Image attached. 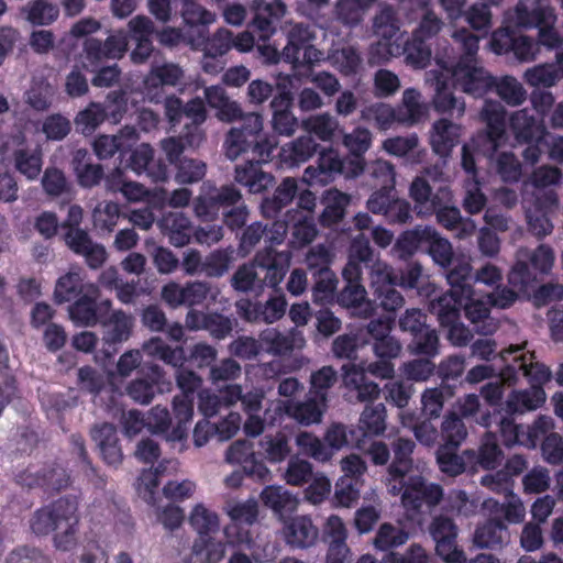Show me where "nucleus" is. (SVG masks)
<instances>
[{
	"mask_svg": "<svg viewBox=\"0 0 563 563\" xmlns=\"http://www.w3.org/2000/svg\"><path fill=\"white\" fill-rule=\"evenodd\" d=\"M278 141L275 135L263 132V117L251 114L245 118L244 128H232L224 141V152L231 161L244 153L252 157L234 168L235 181L250 194H262L275 184L273 174L263 170L262 165L273 157Z\"/></svg>",
	"mask_w": 563,
	"mask_h": 563,
	"instance_id": "nucleus-1",
	"label": "nucleus"
},
{
	"mask_svg": "<svg viewBox=\"0 0 563 563\" xmlns=\"http://www.w3.org/2000/svg\"><path fill=\"white\" fill-rule=\"evenodd\" d=\"M30 528L36 536H48L64 528L54 534V545L62 551L71 550L77 543L79 529L77 497L63 496L36 509L30 519Z\"/></svg>",
	"mask_w": 563,
	"mask_h": 563,
	"instance_id": "nucleus-2",
	"label": "nucleus"
},
{
	"mask_svg": "<svg viewBox=\"0 0 563 563\" xmlns=\"http://www.w3.org/2000/svg\"><path fill=\"white\" fill-rule=\"evenodd\" d=\"M422 279L423 269L418 262H410L398 271L385 263H377L373 265L371 273L374 301L386 312H396L405 303L404 296L396 289V286L419 289Z\"/></svg>",
	"mask_w": 563,
	"mask_h": 563,
	"instance_id": "nucleus-3",
	"label": "nucleus"
},
{
	"mask_svg": "<svg viewBox=\"0 0 563 563\" xmlns=\"http://www.w3.org/2000/svg\"><path fill=\"white\" fill-rule=\"evenodd\" d=\"M462 54L453 67V77L462 90L476 98L493 90L494 76L478 65L477 52L479 37L466 29L454 33Z\"/></svg>",
	"mask_w": 563,
	"mask_h": 563,
	"instance_id": "nucleus-4",
	"label": "nucleus"
},
{
	"mask_svg": "<svg viewBox=\"0 0 563 563\" xmlns=\"http://www.w3.org/2000/svg\"><path fill=\"white\" fill-rule=\"evenodd\" d=\"M516 24L525 29H538L539 42L545 47H554L560 42L555 29L558 20L550 0H519L515 8Z\"/></svg>",
	"mask_w": 563,
	"mask_h": 563,
	"instance_id": "nucleus-5",
	"label": "nucleus"
},
{
	"mask_svg": "<svg viewBox=\"0 0 563 563\" xmlns=\"http://www.w3.org/2000/svg\"><path fill=\"white\" fill-rule=\"evenodd\" d=\"M505 365L499 376L508 385L517 383L519 375L526 377L530 386H541L551 380L552 373L548 366L534 362L533 352H525L520 345L510 346L500 353Z\"/></svg>",
	"mask_w": 563,
	"mask_h": 563,
	"instance_id": "nucleus-6",
	"label": "nucleus"
},
{
	"mask_svg": "<svg viewBox=\"0 0 563 563\" xmlns=\"http://www.w3.org/2000/svg\"><path fill=\"white\" fill-rule=\"evenodd\" d=\"M509 128L519 144L527 145L522 157L530 165L537 164L547 146L548 131L528 109L516 111L509 119Z\"/></svg>",
	"mask_w": 563,
	"mask_h": 563,
	"instance_id": "nucleus-7",
	"label": "nucleus"
},
{
	"mask_svg": "<svg viewBox=\"0 0 563 563\" xmlns=\"http://www.w3.org/2000/svg\"><path fill=\"white\" fill-rule=\"evenodd\" d=\"M242 200L241 191L232 184L216 187L203 183L200 195L195 199L194 211L200 220L209 222Z\"/></svg>",
	"mask_w": 563,
	"mask_h": 563,
	"instance_id": "nucleus-8",
	"label": "nucleus"
},
{
	"mask_svg": "<svg viewBox=\"0 0 563 563\" xmlns=\"http://www.w3.org/2000/svg\"><path fill=\"white\" fill-rule=\"evenodd\" d=\"M481 119L486 128L473 137V143L484 155L492 156L506 141V110L498 102L486 101Z\"/></svg>",
	"mask_w": 563,
	"mask_h": 563,
	"instance_id": "nucleus-9",
	"label": "nucleus"
},
{
	"mask_svg": "<svg viewBox=\"0 0 563 563\" xmlns=\"http://www.w3.org/2000/svg\"><path fill=\"white\" fill-rule=\"evenodd\" d=\"M100 289L97 285L88 286L86 292L75 299L68 308L71 321L81 327L106 324L112 302L110 299L99 300Z\"/></svg>",
	"mask_w": 563,
	"mask_h": 563,
	"instance_id": "nucleus-10",
	"label": "nucleus"
},
{
	"mask_svg": "<svg viewBox=\"0 0 563 563\" xmlns=\"http://www.w3.org/2000/svg\"><path fill=\"white\" fill-rule=\"evenodd\" d=\"M107 108L100 103L91 102L86 109L78 112L75 123L82 133H92L108 117L114 122L122 119L126 112V93L122 90L111 91L107 96Z\"/></svg>",
	"mask_w": 563,
	"mask_h": 563,
	"instance_id": "nucleus-11",
	"label": "nucleus"
},
{
	"mask_svg": "<svg viewBox=\"0 0 563 563\" xmlns=\"http://www.w3.org/2000/svg\"><path fill=\"white\" fill-rule=\"evenodd\" d=\"M542 45L539 40L536 42L527 35H521L510 25H503L492 34L489 46L497 55L512 53L520 62L533 60L539 46Z\"/></svg>",
	"mask_w": 563,
	"mask_h": 563,
	"instance_id": "nucleus-12",
	"label": "nucleus"
},
{
	"mask_svg": "<svg viewBox=\"0 0 563 563\" xmlns=\"http://www.w3.org/2000/svg\"><path fill=\"white\" fill-rule=\"evenodd\" d=\"M457 531L454 520L443 515L435 516L429 526V533L435 543V552L444 562L463 563L465 553L457 548Z\"/></svg>",
	"mask_w": 563,
	"mask_h": 563,
	"instance_id": "nucleus-13",
	"label": "nucleus"
},
{
	"mask_svg": "<svg viewBox=\"0 0 563 563\" xmlns=\"http://www.w3.org/2000/svg\"><path fill=\"white\" fill-rule=\"evenodd\" d=\"M402 489L401 500L405 507L412 510H420L423 505L437 506L443 498V488L439 484H427L421 476H410L399 487L393 485V490Z\"/></svg>",
	"mask_w": 563,
	"mask_h": 563,
	"instance_id": "nucleus-14",
	"label": "nucleus"
},
{
	"mask_svg": "<svg viewBox=\"0 0 563 563\" xmlns=\"http://www.w3.org/2000/svg\"><path fill=\"white\" fill-rule=\"evenodd\" d=\"M342 277L345 286L336 295V302L341 307L353 308L363 313L365 318L369 317L373 308L372 303L366 300V290L362 285V275L353 264H345L342 269Z\"/></svg>",
	"mask_w": 563,
	"mask_h": 563,
	"instance_id": "nucleus-15",
	"label": "nucleus"
},
{
	"mask_svg": "<svg viewBox=\"0 0 563 563\" xmlns=\"http://www.w3.org/2000/svg\"><path fill=\"white\" fill-rule=\"evenodd\" d=\"M64 241L74 254L84 257L85 263L91 269L100 268L107 261L106 247L93 242L89 233L81 228L65 231Z\"/></svg>",
	"mask_w": 563,
	"mask_h": 563,
	"instance_id": "nucleus-16",
	"label": "nucleus"
},
{
	"mask_svg": "<svg viewBox=\"0 0 563 563\" xmlns=\"http://www.w3.org/2000/svg\"><path fill=\"white\" fill-rule=\"evenodd\" d=\"M372 350L377 360L367 364L368 374L380 379L391 378L395 374L393 360L399 357L402 351L400 341L393 335L377 338L372 342Z\"/></svg>",
	"mask_w": 563,
	"mask_h": 563,
	"instance_id": "nucleus-17",
	"label": "nucleus"
},
{
	"mask_svg": "<svg viewBox=\"0 0 563 563\" xmlns=\"http://www.w3.org/2000/svg\"><path fill=\"white\" fill-rule=\"evenodd\" d=\"M251 27L257 31L262 41H267L276 31V25L286 13V4L280 0L267 2L253 0Z\"/></svg>",
	"mask_w": 563,
	"mask_h": 563,
	"instance_id": "nucleus-18",
	"label": "nucleus"
},
{
	"mask_svg": "<svg viewBox=\"0 0 563 563\" xmlns=\"http://www.w3.org/2000/svg\"><path fill=\"white\" fill-rule=\"evenodd\" d=\"M164 380V371L157 364L144 366L141 376L131 380L126 387V395L141 405H148L161 390L159 384Z\"/></svg>",
	"mask_w": 563,
	"mask_h": 563,
	"instance_id": "nucleus-19",
	"label": "nucleus"
},
{
	"mask_svg": "<svg viewBox=\"0 0 563 563\" xmlns=\"http://www.w3.org/2000/svg\"><path fill=\"white\" fill-rule=\"evenodd\" d=\"M376 0H338L333 7V20L319 22V26L330 33H335L334 21L354 29L362 24L364 15L368 8Z\"/></svg>",
	"mask_w": 563,
	"mask_h": 563,
	"instance_id": "nucleus-20",
	"label": "nucleus"
},
{
	"mask_svg": "<svg viewBox=\"0 0 563 563\" xmlns=\"http://www.w3.org/2000/svg\"><path fill=\"white\" fill-rule=\"evenodd\" d=\"M290 262L288 252H277L273 247H265L256 253L254 263L257 268L264 272L263 284L275 288L284 279Z\"/></svg>",
	"mask_w": 563,
	"mask_h": 563,
	"instance_id": "nucleus-21",
	"label": "nucleus"
},
{
	"mask_svg": "<svg viewBox=\"0 0 563 563\" xmlns=\"http://www.w3.org/2000/svg\"><path fill=\"white\" fill-rule=\"evenodd\" d=\"M343 382L356 400L372 401L378 398L380 388L378 384L367 377V366L363 364L346 363L342 365Z\"/></svg>",
	"mask_w": 563,
	"mask_h": 563,
	"instance_id": "nucleus-22",
	"label": "nucleus"
},
{
	"mask_svg": "<svg viewBox=\"0 0 563 563\" xmlns=\"http://www.w3.org/2000/svg\"><path fill=\"white\" fill-rule=\"evenodd\" d=\"M102 461L109 466H119L123 461V453L118 438L117 428L109 422L95 424L90 431Z\"/></svg>",
	"mask_w": 563,
	"mask_h": 563,
	"instance_id": "nucleus-23",
	"label": "nucleus"
},
{
	"mask_svg": "<svg viewBox=\"0 0 563 563\" xmlns=\"http://www.w3.org/2000/svg\"><path fill=\"white\" fill-rule=\"evenodd\" d=\"M462 125L445 118L437 120L430 131V145L440 157H449L453 148L460 143Z\"/></svg>",
	"mask_w": 563,
	"mask_h": 563,
	"instance_id": "nucleus-24",
	"label": "nucleus"
},
{
	"mask_svg": "<svg viewBox=\"0 0 563 563\" xmlns=\"http://www.w3.org/2000/svg\"><path fill=\"white\" fill-rule=\"evenodd\" d=\"M294 96L289 90L278 91L271 101L272 125L279 135L290 136L298 126V120L291 111Z\"/></svg>",
	"mask_w": 563,
	"mask_h": 563,
	"instance_id": "nucleus-25",
	"label": "nucleus"
},
{
	"mask_svg": "<svg viewBox=\"0 0 563 563\" xmlns=\"http://www.w3.org/2000/svg\"><path fill=\"white\" fill-rule=\"evenodd\" d=\"M415 448V441L407 438L399 437L391 442L393 461L387 468L389 483L404 484V479L413 466L412 453Z\"/></svg>",
	"mask_w": 563,
	"mask_h": 563,
	"instance_id": "nucleus-26",
	"label": "nucleus"
},
{
	"mask_svg": "<svg viewBox=\"0 0 563 563\" xmlns=\"http://www.w3.org/2000/svg\"><path fill=\"white\" fill-rule=\"evenodd\" d=\"M344 162L336 151L330 148L320 152L316 166H309L305 170V178L310 185H327L336 175L343 173Z\"/></svg>",
	"mask_w": 563,
	"mask_h": 563,
	"instance_id": "nucleus-27",
	"label": "nucleus"
},
{
	"mask_svg": "<svg viewBox=\"0 0 563 563\" xmlns=\"http://www.w3.org/2000/svg\"><path fill=\"white\" fill-rule=\"evenodd\" d=\"M429 211L435 214L437 221L443 228L456 230L460 239L470 236L475 231L474 222L471 219H463L457 207L442 203L439 195L433 197Z\"/></svg>",
	"mask_w": 563,
	"mask_h": 563,
	"instance_id": "nucleus-28",
	"label": "nucleus"
},
{
	"mask_svg": "<svg viewBox=\"0 0 563 563\" xmlns=\"http://www.w3.org/2000/svg\"><path fill=\"white\" fill-rule=\"evenodd\" d=\"M467 297L454 290H446L430 299L429 311L437 317L440 327L452 324L461 319L463 303Z\"/></svg>",
	"mask_w": 563,
	"mask_h": 563,
	"instance_id": "nucleus-29",
	"label": "nucleus"
},
{
	"mask_svg": "<svg viewBox=\"0 0 563 563\" xmlns=\"http://www.w3.org/2000/svg\"><path fill=\"white\" fill-rule=\"evenodd\" d=\"M318 536L319 530L308 516H296L284 526L285 541L292 549H307L312 547Z\"/></svg>",
	"mask_w": 563,
	"mask_h": 563,
	"instance_id": "nucleus-30",
	"label": "nucleus"
},
{
	"mask_svg": "<svg viewBox=\"0 0 563 563\" xmlns=\"http://www.w3.org/2000/svg\"><path fill=\"white\" fill-rule=\"evenodd\" d=\"M492 307L487 296L474 298V292L464 300L463 310L465 317L481 334H493L498 328L495 319L490 317Z\"/></svg>",
	"mask_w": 563,
	"mask_h": 563,
	"instance_id": "nucleus-31",
	"label": "nucleus"
},
{
	"mask_svg": "<svg viewBox=\"0 0 563 563\" xmlns=\"http://www.w3.org/2000/svg\"><path fill=\"white\" fill-rule=\"evenodd\" d=\"M184 118L190 120L184 126V139L188 146L197 147L205 140L206 134L201 125L207 120L205 101L196 97L185 104Z\"/></svg>",
	"mask_w": 563,
	"mask_h": 563,
	"instance_id": "nucleus-32",
	"label": "nucleus"
},
{
	"mask_svg": "<svg viewBox=\"0 0 563 563\" xmlns=\"http://www.w3.org/2000/svg\"><path fill=\"white\" fill-rule=\"evenodd\" d=\"M298 191L297 180L286 177L276 187L273 196L265 197L261 202V212L266 219L276 218L284 208L292 202Z\"/></svg>",
	"mask_w": 563,
	"mask_h": 563,
	"instance_id": "nucleus-33",
	"label": "nucleus"
},
{
	"mask_svg": "<svg viewBox=\"0 0 563 563\" xmlns=\"http://www.w3.org/2000/svg\"><path fill=\"white\" fill-rule=\"evenodd\" d=\"M161 228L169 243L176 247L189 244L195 233L190 219L181 212L165 214L161 220Z\"/></svg>",
	"mask_w": 563,
	"mask_h": 563,
	"instance_id": "nucleus-34",
	"label": "nucleus"
},
{
	"mask_svg": "<svg viewBox=\"0 0 563 563\" xmlns=\"http://www.w3.org/2000/svg\"><path fill=\"white\" fill-rule=\"evenodd\" d=\"M71 167L82 188H92L99 185L104 177L103 167L100 164H92L90 154L85 148H79L74 153Z\"/></svg>",
	"mask_w": 563,
	"mask_h": 563,
	"instance_id": "nucleus-35",
	"label": "nucleus"
},
{
	"mask_svg": "<svg viewBox=\"0 0 563 563\" xmlns=\"http://www.w3.org/2000/svg\"><path fill=\"white\" fill-rule=\"evenodd\" d=\"M287 218L290 223V240L289 244L294 249H300L313 241L317 235V228L313 217L303 214L298 210H288Z\"/></svg>",
	"mask_w": 563,
	"mask_h": 563,
	"instance_id": "nucleus-36",
	"label": "nucleus"
},
{
	"mask_svg": "<svg viewBox=\"0 0 563 563\" xmlns=\"http://www.w3.org/2000/svg\"><path fill=\"white\" fill-rule=\"evenodd\" d=\"M545 401V391L541 386H533L529 389L514 390L505 404V411L508 415L523 413L536 410Z\"/></svg>",
	"mask_w": 563,
	"mask_h": 563,
	"instance_id": "nucleus-37",
	"label": "nucleus"
},
{
	"mask_svg": "<svg viewBox=\"0 0 563 563\" xmlns=\"http://www.w3.org/2000/svg\"><path fill=\"white\" fill-rule=\"evenodd\" d=\"M343 144L349 150L350 154L354 157L351 161L353 176H358L363 173L365 163L364 154L368 151L372 144V134L365 128H356L352 133L345 134L343 137Z\"/></svg>",
	"mask_w": 563,
	"mask_h": 563,
	"instance_id": "nucleus-38",
	"label": "nucleus"
},
{
	"mask_svg": "<svg viewBox=\"0 0 563 563\" xmlns=\"http://www.w3.org/2000/svg\"><path fill=\"white\" fill-rule=\"evenodd\" d=\"M508 528L501 519L492 518L478 526L474 533V543L481 549H498L507 542Z\"/></svg>",
	"mask_w": 563,
	"mask_h": 563,
	"instance_id": "nucleus-39",
	"label": "nucleus"
},
{
	"mask_svg": "<svg viewBox=\"0 0 563 563\" xmlns=\"http://www.w3.org/2000/svg\"><path fill=\"white\" fill-rule=\"evenodd\" d=\"M351 198L347 194L334 190H328L323 197L324 208L319 216V222L323 228H331L340 223L346 212Z\"/></svg>",
	"mask_w": 563,
	"mask_h": 563,
	"instance_id": "nucleus-40",
	"label": "nucleus"
},
{
	"mask_svg": "<svg viewBox=\"0 0 563 563\" xmlns=\"http://www.w3.org/2000/svg\"><path fill=\"white\" fill-rule=\"evenodd\" d=\"M319 144L311 135L299 136L280 148V161L289 167L309 161L317 152Z\"/></svg>",
	"mask_w": 563,
	"mask_h": 563,
	"instance_id": "nucleus-41",
	"label": "nucleus"
},
{
	"mask_svg": "<svg viewBox=\"0 0 563 563\" xmlns=\"http://www.w3.org/2000/svg\"><path fill=\"white\" fill-rule=\"evenodd\" d=\"M291 434L285 430H278L275 433H267L260 441L264 457L269 463H280L291 453Z\"/></svg>",
	"mask_w": 563,
	"mask_h": 563,
	"instance_id": "nucleus-42",
	"label": "nucleus"
},
{
	"mask_svg": "<svg viewBox=\"0 0 563 563\" xmlns=\"http://www.w3.org/2000/svg\"><path fill=\"white\" fill-rule=\"evenodd\" d=\"M261 500L280 517L295 511L298 505L297 498L289 490L276 485L266 486L261 493Z\"/></svg>",
	"mask_w": 563,
	"mask_h": 563,
	"instance_id": "nucleus-43",
	"label": "nucleus"
},
{
	"mask_svg": "<svg viewBox=\"0 0 563 563\" xmlns=\"http://www.w3.org/2000/svg\"><path fill=\"white\" fill-rule=\"evenodd\" d=\"M539 275L530 266L528 261L522 257V252H519L507 276L509 286L514 287L522 295H529L531 290H534Z\"/></svg>",
	"mask_w": 563,
	"mask_h": 563,
	"instance_id": "nucleus-44",
	"label": "nucleus"
},
{
	"mask_svg": "<svg viewBox=\"0 0 563 563\" xmlns=\"http://www.w3.org/2000/svg\"><path fill=\"white\" fill-rule=\"evenodd\" d=\"M91 283H85L79 273L68 272L60 276L55 285L54 301L58 305L70 302L80 297Z\"/></svg>",
	"mask_w": 563,
	"mask_h": 563,
	"instance_id": "nucleus-45",
	"label": "nucleus"
},
{
	"mask_svg": "<svg viewBox=\"0 0 563 563\" xmlns=\"http://www.w3.org/2000/svg\"><path fill=\"white\" fill-rule=\"evenodd\" d=\"M330 58L343 77H355L363 69V58L356 46L345 45L333 49Z\"/></svg>",
	"mask_w": 563,
	"mask_h": 563,
	"instance_id": "nucleus-46",
	"label": "nucleus"
},
{
	"mask_svg": "<svg viewBox=\"0 0 563 563\" xmlns=\"http://www.w3.org/2000/svg\"><path fill=\"white\" fill-rule=\"evenodd\" d=\"M313 35L308 25L295 24L288 32L287 45L282 52L283 60L289 64L298 63L300 52L310 44Z\"/></svg>",
	"mask_w": 563,
	"mask_h": 563,
	"instance_id": "nucleus-47",
	"label": "nucleus"
},
{
	"mask_svg": "<svg viewBox=\"0 0 563 563\" xmlns=\"http://www.w3.org/2000/svg\"><path fill=\"white\" fill-rule=\"evenodd\" d=\"M324 400L316 396L308 397L305 401L288 400L289 418L295 419L300 424L310 426L321 420Z\"/></svg>",
	"mask_w": 563,
	"mask_h": 563,
	"instance_id": "nucleus-48",
	"label": "nucleus"
},
{
	"mask_svg": "<svg viewBox=\"0 0 563 563\" xmlns=\"http://www.w3.org/2000/svg\"><path fill=\"white\" fill-rule=\"evenodd\" d=\"M22 14L32 25H49L57 20L59 8L51 0H31L22 8Z\"/></svg>",
	"mask_w": 563,
	"mask_h": 563,
	"instance_id": "nucleus-49",
	"label": "nucleus"
},
{
	"mask_svg": "<svg viewBox=\"0 0 563 563\" xmlns=\"http://www.w3.org/2000/svg\"><path fill=\"white\" fill-rule=\"evenodd\" d=\"M386 408L384 404L366 406L356 429L361 439L378 435L385 431Z\"/></svg>",
	"mask_w": 563,
	"mask_h": 563,
	"instance_id": "nucleus-50",
	"label": "nucleus"
},
{
	"mask_svg": "<svg viewBox=\"0 0 563 563\" xmlns=\"http://www.w3.org/2000/svg\"><path fill=\"white\" fill-rule=\"evenodd\" d=\"M173 412L176 427L172 430L170 438L181 441L187 437L188 424L194 417V398L188 396H175L173 399Z\"/></svg>",
	"mask_w": 563,
	"mask_h": 563,
	"instance_id": "nucleus-51",
	"label": "nucleus"
},
{
	"mask_svg": "<svg viewBox=\"0 0 563 563\" xmlns=\"http://www.w3.org/2000/svg\"><path fill=\"white\" fill-rule=\"evenodd\" d=\"M430 238H433V229L431 227H416L399 235L395 249L400 257L411 256L419 249L426 247V242Z\"/></svg>",
	"mask_w": 563,
	"mask_h": 563,
	"instance_id": "nucleus-52",
	"label": "nucleus"
},
{
	"mask_svg": "<svg viewBox=\"0 0 563 563\" xmlns=\"http://www.w3.org/2000/svg\"><path fill=\"white\" fill-rule=\"evenodd\" d=\"M41 475L45 493H57L70 484L69 473L57 460L44 463Z\"/></svg>",
	"mask_w": 563,
	"mask_h": 563,
	"instance_id": "nucleus-53",
	"label": "nucleus"
},
{
	"mask_svg": "<svg viewBox=\"0 0 563 563\" xmlns=\"http://www.w3.org/2000/svg\"><path fill=\"white\" fill-rule=\"evenodd\" d=\"M108 327L103 335L107 344H115L126 341L132 332V320L122 310L110 311L109 319L104 324Z\"/></svg>",
	"mask_w": 563,
	"mask_h": 563,
	"instance_id": "nucleus-54",
	"label": "nucleus"
},
{
	"mask_svg": "<svg viewBox=\"0 0 563 563\" xmlns=\"http://www.w3.org/2000/svg\"><path fill=\"white\" fill-rule=\"evenodd\" d=\"M511 416L512 415L503 417L499 421V432L503 444L507 448H511L516 444L526 448H534L533 440H530L526 427L516 423Z\"/></svg>",
	"mask_w": 563,
	"mask_h": 563,
	"instance_id": "nucleus-55",
	"label": "nucleus"
},
{
	"mask_svg": "<svg viewBox=\"0 0 563 563\" xmlns=\"http://www.w3.org/2000/svg\"><path fill=\"white\" fill-rule=\"evenodd\" d=\"M312 285V300L316 303L324 305L334 299L338 278L332 269L319 271L318 274L313 273L311 276Z\"/></svg>",
	"mask_w": 563,
	"mask_h": 563,
	"instance_id": "nucleus-56",
	"label": "nucleus"
},
{
	"mask_svg": "<svg viewBox=\"0 0 563 563\" xmlns=\"http://www.w3.org/2000/svg\"><path fill=\"white\" fill-rule=\"evenodd\" d=\"M493 90L508 106H520L527 98L523 86L512 76H504L500 79L494 77Z\"/></svg>",
	"mask_w": 563,
	"mask_h": 563,
	"instance_id": "nucleus-57",
	"label": "nucleus"
},
{
	"mask_svg": "<svg viewBox=\"0 0 563 563\" xmlns=\"http://www.w3.org/2000/svg\"><path fill=\"white\" fill-rule=\"evenodd\" d=\"M192 555L198 563H219L225 555V543L212 537L197 538L192 545Z\"/></svg>",
	"mask_w": 563,
	"mask_h": 563,
	"instance_id": "nucleus-58",
	"label": "nucleus"
},
{
	"mask_svg": "<svg viewBox=\"0 0 563 563\" xmlns=\"http://www.w3.org/2000/svg\"><path fill=\"white\" fill-rule=\"evenodd\" d=\"M439 437L443 442L441 445L459 448L467 437L463 419L455 412L446 415L442 421Z\"/></svg>",
	"mask_w": 563,
	"mask_h": 563,
	"instance_id": "nucleus-59",
	"label": "nucleus"
},
{
	"mask_svg": "<svg viewBox=\"0 0 563 563\" xmlns=\"http://www.w3.org/2000/svg\"><path fill=\"white\" fill-rule=\"evenodd\" d=\"M404 55L408 65L413 68H424L431 59L430 43L415 34L405 43Z\"/></svg>",
	"mask_w": 563,
	"mask_h": 563,
	"instance_id": "nucleus-60",
	"label": "nucleus"
},
{
	"mask_svg": "<svg viewBox=\"0 0 563 563\" xmlns=\"http://www.w3.org/2000/svg\"><path fill=\"white\" fill-rule=\"evenodd\" d=\"M398 117L396 109L383 102L364 107L361 111V119L379 130L389 129L394 122H398Z\"/></svg>",
	"mask_w": 563,
	"mask_h": 563,
	"instance_id": "nucleus-61",
	"label": "nucleus"
},
{
	"mask_svg": "<svg viewBox=\"0 0 563 563\" xmlns=\"http://www.w3.org/2000/svg\"><path fill=\"white\" fill-rule=\"evenodd\" d=\"M451 265L453 266L446 272V279L450 285L449 290H454L467 296L472 295L473 286L471 282L473 277L471 264L464 261H453Z\"/></svg>",
	"mask_w": 563,
	"mask_h": 563,
	"instance_id": "nucleus-62",
	"label": "nucleus"
},
{
	"mask_svg": "<svg viewBox=\"0 0 563 563\" xmlns=\"http://www.w3.org/2000/svg\"><path fill=\"white\" fill-rule=\"evenodd\" d=\"M420 92L413 88H408L402 93V102L396 109L398 113V122L406 124H415L420 121L423 115V109L420 103Z\"/></svg>",
	"mask_w": 563,
	"mask_h": 563,
	"instance_id": "nucleus-63",
	"label": "nucleus"
},
{
	"mask_svg": "<svg viewBox=\"0 0 563 563\" xmlns=\"http://www.w3.org/2000/svg\"><path fill=\"white\" fill-rule=\"evenodd\" d=\"M184 76L183 69L175 64H164L151 70L145 79L148 90L157 89L163 86H176Z\"/></svg>",
	"mask_w": 563,
	"mask_h": 563,
	"instance_id": "nucleus-64",
	"label": "nucleus"
}]
</instances>
